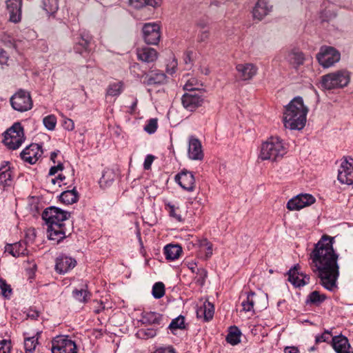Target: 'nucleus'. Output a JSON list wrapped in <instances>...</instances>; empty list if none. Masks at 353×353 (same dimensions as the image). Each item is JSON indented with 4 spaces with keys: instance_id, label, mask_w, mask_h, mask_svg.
I'll return each mask as SVG.
<instances>
[{
    "instance_id": "1",
    "label": "nucleus",
    "mask_w": 353,
    "mask_h": 353,
    "mask_svg": "<svg viewBox=\"0 0 353 353\" xmlns=\"http://www.w3.org/2000/svg\"><path fill=\"white\" fill-rule=\"evenodd\" d=\"M334 238L323 235L310 254V267L327 290L334 291L339 276V254L334 251Z\"/></svg>"
},
{
    "instance_id": "2",
    "label": "nucleus",
    "mask_w": 353,
    "mask_h": 353,
    "mask_svg": "<svg viewBox=\"0 0 353 353\" xmlns=\"http://www.w3.org/2000/svg\"><path fill=\"white\" fill-rule=\"evenodd\" d=\"M70 216V213L59 208H47L42 213V219L47 225V234L50 240L59 243L66 237L64 221Z\"/></svg>"
},
{
    "instance_id": "3",
    "label": "nucleus",
    "mask_w": 353,
    "mask_h": 353,
    "mask_svg": "<svg viewBox=\"0 0 353 353\" xmlns=\"http://www.w3.org/2000/svg\"><path fill=\"white\" fill-rule=\"evenodd\" d=\"M307 112L308 109L304 105L302 97H294L285 106L283 116L284 126L290 130H302L305 125Z\"/></svg>"
},
{
    "instance_id": "4",
    "label": "nucleus",
    "mask_w": 353,
    "mask_h": 353,
    "mask_svg": "<svg viewBox=\"0 0 353 353\" xmlns=\"http://www.w3.org/2000/svg\"><path fill=\"white\" fill-rule=\"evenodd\" d=\"M287 144L279 137H271L261 146L259 158L271 161H280L288 152Z\"/></svg>"
},
{
    "instance_id": "5",
    "label": "nucleus",
    "mask_w": 353,
    "mask_h": 353,
    "mask_svg": "<svg viewBox=\"0 0 353 353\" xmlns=\"http://www.w3.org/2000/svg\"><path fill=\"white\" fill-rule=\"evenodd\" d=\"M350 76L347 70H341L323 75L321 79V86L326 90L341 88L347 86Z\"/></svg>"
},
{
    "instance_id": "6",
    "label": "nucleus",
    "mask_w": 353,
    "mask_h": 353,
    "mask_svg": "<svg viewBox=\"0 0 353 353\" xmlns=\"http://www.w3.org/2000/svg\"><path fill=\"white\" fill-rule=\"evenodd\" d=\"M25 140L23 128L19 123H15L4 133L3 143L10 150L19 148Z\"/></svg>"
},
{
    "instance_id": "7",
    "label": "nucleus",
    "mask_w": 353,
    "mask_h": 353,
    "mask_svg": "<svg viewBox=\"0 0 353 353\" xmlns=\"http://www.w3.org/2000/svg\"><path fill=\"white\" fill-rule=\"evenodd\" d=\"M316 59L323 68H330L340 61L341 54L333 47L322 46L316 54Z\"/></svg>"
},
{
    "instance_id": "8",
    "label": "nucleus",
    "mask_w": 353,
    "mask_h": 353,
    "mask_svg": "<svg viewBox=\"0 0 353 353\" xmlns=\"http://www.w3.org/2000/svg\"><path fill=\"white\" fill-rule=\"evenodd\" d=\"M52 353H77L76 343L68 336H57L52 341Z\"/></svg>"
},
{
    "instance_id": "9",
    "label": "nucleus",
    "mask_w": 353,
    "mask_h": 353,
    "mask_svg": "<svg viewBox=\"0 0 353 353\" xmlns=\"http://www.w3.org/2000/svg\"><path fill=\"white\" fill-rule=\"evenodd\" d=\"M12 107L19 112H25L32 108V102L29 92L19 90L10 98Z\"/></svg>"
},
{
    "instance_id": "10",
    "label": "nucleus",
    "mask_w": 353,
    "mask_h": 353,
    "mask_svg": "<svg viewBox=\"0 0 353 353\" xmlns=\"http://www.w3.org/2000/svg\"><path fill=\"white\" fill-rule=\"evenodd\" d=\"M143 37L148 45H157L160 41V26L157 23H146L142 28Z\"/></svg>"
},
{
    "instance_id": "11",
    "label": "nucleus",
    "mask_w": 353,
    "mask_h": 353,
    "mask_svg": "<svg viewBox=\"0 0 353 353\" xmlns=\"http://www.w3.org/2000/svg\"><path fill=\"white\" fill-rule=\"evenodd\" d=\"M315 201L316 199L312 194H299L288 201L287 208L291 211L300 210L312 205Z\"/></svg>"
},
{
    "instance_id": "12",
    "label": "nucleus",
    "mask_w": 353,
    "mask_h": 353,
    "mask_svg": "<svg viewBox=\"0 0 353 353\" xmlns=\"http://www.w3.org/2000/svg\"><path fill=\"white\" fill-rule=\"evenodd\" d=\"M92 36L89 32L80 30L74 39V50L76 53L83 54L90 50Z\"/></svg>"
},
{
    "instance_id": "13",
    "label": "nucleus",
    "mask_w": 353,
    "mask_h": 353,
    "mask_svg": "<svg viewBox=\"0 0 353 353\" xmlns=\"http://www.w3.org/2000/svg\"><path fill=\"white\" fill-rule=\"evenodd\" d=\"M181 103L185 109L194 111L202 105L203 97L201 92H186L181 97Z\"/></svg>"
},
{
    "instance_id": "14",
    "label": "nucleus",
    "mask_w": 353,
    "mask_h": 353,
    "mask_svg": "<svg viewBox=\"0 0 353 353\" xmlns=\"http://www.w3.org/2000/svg\"><path fill=\"white\" fill-rule=\"evenodd\" d=\"M42 154L41 146L37 143H32L22 150L20 156L25 162L34 164Z\"/></svg>"
},
{
    "instance_id": "15",
    "label": "nucleus",
    "mask_w": 353,
    "mask_h": 353,
    "mask_svg": "<svg viewBox=\"0 0 353 353\" xmlns=\"http://www.w3.org/2000/svg\"><path fill=\"white\" fill-rule=\"evenodd\" d=\"M77 265L74 259L66 256L61 255L56 259L55 270L59 274H65L73 269Z\"/></svg>"
},
{
    "instance_id": "16",
    "label": "nucleus",
    "mask_w": 353,
    "mask_h": 353,
    "mask_svg": "<svg viewBox=\"0 0 353 353\" xmlns=\"http://www.w3.org/2000/svg\"><path fill=\"white\" fill-rule=\"evenodd\" d=\"M236 70L242 81H248L256 74L258 68L253 63H245L237 64Z\"/></svg>"
},
{
    "instance_id": "17",
    "label": "nucleus",
    "mask_w": 353,
    "mask_h": 353,
    "mask_svg": "<svg viewBox=\"0 0 353 353\" xmlns=\"http://www.w3.org/2000/svg\"><path fill=\"white\" fill-rule=\"evenodd\" d=\"M288 281L295 287L304 286L308 283L310 277L300 272L298 266L295 265L288 271Z\"/></svg>"
},
{
    "instance_id": "18",
    "label": "nucleus",
    "mask_w": 353,
    "mask_h": 353,
    "mask_svg": "<svg viewBox=\"0 0 353 353\" xmlns=\"http://www.w3.org/2000/svg\"><path fill=\"white\" fill-rule=\"evenodd\" d=\"M188 157L192 160H202L203 159V152L201 141L194 137H190L188 144Z\"/></svg>"
},
{
    "instance_id": "19",
    "label": "nucleus",
    "mask_w": 353,
    "mask_h": 353,
    "mask_svg": "<svg viewBox=\"0 0 353 353\" xmlns=\"http://www.w3.org/2000/svg\"><path fill=\"white\" fill-rule=\"evenodd\" d=\"M22 0H7L6 7L10 14V21L18 23L21 19Z\"/></svg>"
},
{
    "instance_id": "20",
    "label": "nucleus",
    "mask_w": 353,
    "mask_h": 353,
    "mask_svg": "<svg viewBox=\"0 0 353 353\" xmlns=\"http://www.w3.org/2000/svg\"><path fill=\"white\" fill-rule=\"evenodd\" d=\"M332 347L336 353H353L348 339L343 336L332 337Z\"/></svg>"
},
{
    "instance_id": "21",
    "label": "nucleus",
    "mask_w": 353,
    "mask_h": 353,
    "mask_svg": "<svg viewBox=\"0 0 353 353\" xmlns=\"http://www.w3.org/2000/svg\"><path fill=\"white\" fill-rule=\"evenodd\" d=\"M137 55L139 61L148 63L154 62L158 58L157 50L150 47L138 48Z\"/></svg>"
},
{
    "instance_id": "22",
    "label": "nucleus",
    "mask_w": 353,
    "mask_h": 353,
    "mask_svg": "<svg viewBox=\"0 0 353 353\" xmlns=\"http://www.w3.org/2000/svg\"><path fill=\"white\" fill-rule=\"evenodd\" d=\"M271 10L272 6L268 4V0H258L253 8V17L254 19L261 20L271 12Z\"/></svg>"
},
{
    "instance_id": "23",
    "label": "nucleus",
    "mask_w": 353,
    "mask_h": 353,
    "mask_svg": "<svg viewBox=\"0 0 353 353\" xmlns=\"http://www.w3.org/2000/svg\"><path fill=\"white\" fill-rule=\"evenodd\" d=\"M167 82V76L161 71L151 72L144 77L143 83L147 85H162Z\"/></svg>"
},
{
    "instance_id": "24",
    "label": "nucleus",
    "mask_w": 353,
    "mask_h": 353,
    "mask_svg": "<svg viewBox=\"0 0 353 353\" xmlns=\"http://www.w3.org/2000/svg\"><path fill=\"white\" fill-rule=\"evenodd\" d=\"M339 163L337 176H353V159L350 157H343Z\"/></svg>"
},
{
    "instance_id": "25",
    "label": "nucleus",
    "mask_w": 353,
    "mask_h": 353,
    "mask_svg": "<svg viewBox=\"0 0 353 353\" xmlns=\"http://www.w3.org/2000/svg\"><path fill=\"white\" fill-rule=\"evenodd\" d=\"M285 59L290 65L296 69L303 64L305 59L304 54L299 49L290 50L286 55Z\"/></svg>"
},
{
    "instance_id": "26",
    "label": "nucleus",
    "mask_w": 353,
    "mask_h": 353,
    "mask_svg": "<svg viewBox=\"0 0 353 353\" xmlns=\"http://www.w3.org/2000/svg\"><path fill=\"white\" fill-rule=\"evenodd\" d=\"M6 252L9 253L14 257L28 254L26 243L24 241H19L6 246Z\"/></svg>"
},
{
    "instance_id": "27",
    "label": "nucleus",
    "mask_w": 353,
    "mask_h": 353,
    "mask_svg": "<svg viewBox=\"0 0 353 353\" xmlns=\"http://www.w3.org/2000/svg\"><path fill=\"white\" fill-rule=\"evenodd\" d=\"M40 6L49 18H55L59 10L58 0H41Z\"/></svg>"
},
{
    "instance_id": "28",
    "label": "nucleus",
    "mask_w": 353,
    "mask_h": 353,
    "mask_svg": "<svg viewBox=\"0 0 353 353\" xmlns=\"http://www.w3.org/2000/svg\"><path fill=\"white\" fill-rule=\"evenodd\" d=\"M163 320L161 314L154 312H144L142 313L141 321L143 324L161 325Z\"/></svg>"
},
{
    "instance_id": "29",
    "label": "nucleus",
    "mask_w": 353,
    "mask_h": 353,
    "mask_svg": "<svg viewBox=\"0 0 353 353\" xmlns=\"http://www.w3.org/2000/svg\"><path fill=\"white\" fill-rule=\"evenodd\" d=\"M182 252V248L178 245H168L164 248V254L168 260L174 261L178 259Z\"/></svg>"
},
{
    "instance_id": "30",
    "label": "nucleus",
    "mask_w": 353,
    "mask_h": 353,
    "mask_svg": "<svg viewBox=\"0 0 353 353\" xmlns=\"http://www.w3.org/2000/svg\"><path fill=\"white\" fill-rule=\"evenodd\" d=\"M214 313V305L209 301H205L197 310V315H203L204 319L207 321L212 319Z\"/></svg>"
},
{
    "instance_id": "31",
    "label": "nucleus",
    "mask_w": 353,
    "mask_h": 353,
    "mask_svg": "<svg viewBox=\"0 0 353 353\" xmlns=\"http://www.w3.org/2000/svg\"><path fill=\"white\" fill-rule=\"evenodd\" d=\"M78 199L79 194L75 188L72 190L64 191L60 196L61 201L67 205L74 203Z\"/></svg>"
},
{
    "instance_id": "32",
    "label": "nucleus",
    "mask_w": 353,
    "mask_h": 353,
    "mask_svg": "<svg viewBox=\"0 0 353 353\" xmlns=\"http://www.w3.org/2000/svg\"><path fill=\"white\" fill-rule=\"evenodd\" d=\"M174 180L184 190L192 192L195 189V178H174Z\"/></svg>"
},
{
    "instance_id": "33",
    "label": "nucleus",
    "mask_w": 353,
    "mask_h": 353,
    "mask_svg": "<svg viewBox=\"0 0 353 353\" xmlns=\"http://www.w3.org/2000/svg\"><path fill=\"white\" fill-rule=\"evenodd\" d=\"M241 332L236 326H232L229 329V332L226 336V341L228 343L235 345L241 341Z\"/></svg>"
},
{
    "instance_id": "34",
    "label": "nucleus",
    "mask_w": 353,
    "mask_h": 353,
    "mask_svg": "<svg viewBox=\"0 0 353 353\" xmlns=\"http://www.w3.org/2000/svg\"><path fill=\"white\" fill-rule=\"evenodd\" d=\"M162 0H130V4L136 9H139L145 6H150L157 8L161 6Z\"/></svg>"
},
{
    "instance_id": "35",
    "label": "nucleus",
    "mask_w": 353,
    "mask_h": 353,
    "mask_svg": "<svg viewBox=\"0 0 353 353\" xmlns=\"http://www.w3.org/2000/svg\"><path fill=\"white\" fill-rule=\"evenodd\" d=\"M199 254L204 255L205 259L210 258L212 255V244L206 239L199 241Z\"/></svg>"
},
{
    "instance_id": "36",
    "label": "nucleus",
    "mask_w": 353,
    "mask_h": 353,
    "mask_svg": "<svg viewBox=\"0 0 353 353\" xmlns=\"http://www.w3.org/2000/svg\"><path fill=\"white\" fill-rule=\"evenodd\" d=\"M256 294L253 292H250L246 296V299L241 303L243 310L245 312H254V305L256 303Z\"/></svg>"
},
{
    "instance_id": "37",
    "label": "nucleus",
    "mask_w": 353,
    "mask_h": 353,
    "mask_svg": "<svg viewBox=\"0 0 353 353\" xmlns=\"http://www.w3.org/2000/svg\"><path fill=\"white\" fill-rule=\"evenodd\" d=\"M39 333L37 332L35 336L27 337L24 339V348L26 353H34L37 345H38Z\"/></svg>"
},
{
    "instance_id": "38",
    "label": "nucleus",
    "mask_w": 353,
    "mask_h": 353,
    "mask_svg": "<svg viewBox=\"0 0 353 353\" xmlns=\"http://www.w3.org/2000/svg\"><path fill=\"white\" fill-rule=\"evenodd\" d=\"M157 331L154 327L141 328L136 333V336L141 339L147 340L154 337L157 335Z\"/></svg>"
},
{
    "instance_id": "39",
    "label": "nucleus",
    "mask_w": 353,
    "mask_h": 353,
    "mask_svg": "<svg viewBox=\"0 0 353 353\" xmlns=\"http://www.w3.org/2000/svg\"><path fill=\"white\" fill-rule=\"evenodd\" d=\"M122 82H115L110 83L106 90V94L111 97H118L123 92Z\"/></svg>"
},
{
    "instance_id": "40",
    "label": "nucleus",
    "mask_w": 353,
    "mask_h": 353,
    "mask_svg": "<svg viewBox=\"0 0 353 353\" xmlns=\"http://www.w3.org/2000/svg\"><path fill=\"white\" fill-rule=\"evenodd\" d=\"M168 328L172 334H175L176 330H182L185 328V318L183 316L180 315L178 317L172 320Z\"/></svg>"
},
{
    "instance_id": "41",
    "label": "nucleus",
    "mask_w": 353,
    "mask_h": 353,
    "mask_svg": "<svg viewBox=\"0 0 353 353\" xmlns=\"http://www.w3.org/2000/svg\"><path fill=\"white\" fill-rule=\"evenodd\" d=\"M73 297L81 303H87L90 298V293L85 289H75L72 292Z\"/></svg>"
},
{
    "instance_id": "42",
    "label": "nucleus",
    "mask_w": 353,
    "mask_h": 353,
    "mask_svg": "<svg viewBox=\"0 0 353 353\" xmlns=\"http://www.w3.org/2000/svg\"><path fill=\"white\" fill-rule=\"evenodd\" d=\"M165 294V286L163 283H156L152 287V296L155 299H161Z\"/></svg>"
},
{
    "instance_id": "43",
    "label": "nucleus",
    "mask_w": 353,
    "mask_h": 353,
    "mask_svg": "<svg viewBox=\"0 0 353 353\" xmlns=\"http://www.w3.org/2000/svg\"><path fill=\"white\" fill-rule=\"evenodd\" d=\"M0 289L1 294L6 299H9L12 295V290L10 285L3 279H0Z\"/></svg>"
},
{
    "instance_id": "44",
    "label": "nucleus",
    "mask_w": 353,
    "mask_h": 353,
    "mask_svg": "<svg viewBox=\"0 0 353 353\" xmlns=\"http://www.w3.org/2000/svg\"><path fill=\"white\" fill-rule=\"evenodd\" d=\"M325 299V296L321 294L318 291L311 292L307 299V301L311 303L319 304Z\"/></svg>"
},
{
    "instance_id": "45",
    "label": "nucleus",
    "mask_w": 353,
    "mask_h": 353,
    "mask_svg": "<svg viewBox=\"0 0 353 353\" xmlns=\"http://www.w3.org/2000/svg\"><path fill=\"white\" fill-rule=\"evenodd\" d=\"M201 84L198 82V81L194 78H191L188 80L187 83L184 85V90H188L190 92H199V86Z\"/></svg>"
},
{
    "instance_id": "46",
    "label": "nucleus",
    "mask_w": 353,
    "mask_h": 353,
    "mask_svg": "<svg viewBox=\"0 0 353 353\" xmlns=\"http://www.w3.org/2000/svg\"><path fill=\"white\" fill-rule=\"evenodd\" d=\"M43 123L48 130H52L54 129L57 124L56 117L54 115H48L43 118Z\"/></svg>"
},
{
    "instance_id": "47",
    "label": "nucleus",
    "mask_w": 353,
    "mask_h": 353,
    "mask_svg": "<svg viewBox=\"0 0 353 353\" xmlns=\"http://www.w3.org/2000/svg\"><path fill=\"white\" fill-rule=\"evenodd\" d=\"M158 127L157 119H150L144 127V130L152 134L157 131Z\"/></svg>"
},
{
    "instance_id": "48",
    "label": "nucleus",
    "mask_w": 353,
    "mask_h": 353,
    "mask_svg": "<svg viewBox=\"0 0 353 353\" xmlns=\"http://www.w3.org/2000/svg\"><path fill=\"white\" fill-rule=\"evenodd\" d=\"M14 174L9 162H4L0 166V176H12Z\"/></svg>"
},
{
    "instance_id": "49",
    "label": "nucleus",
    "mask_w": 353,
    "mask_h": 353,
    "mask_svg": "<svg viewBox=\"0 0 353 353\" xmlns=\"http://www.w3.org/2000/svg\"><path fill=\"white\" fill-rule=\"evenodd\" d=\"M165 208L168 211L170 216L174 218L179 221H181L182 219L180 214L176 213V208L172 203H168L165 205Z\"/></svg>"
},
{
    "instance_id": "50",
    "label": "nucleus",
    "mask_w": 353,
    "mask_h": 353,
    "mask_svg": "<svg viewBox=\"0 0 353 353\" xmlns=\"http://www.w3.org/2000/svg\"><path fill=\"white\" fill-rule=\"evenodd\" d=\"M210 30H200L197 35V41L199 43L205 42L210 37Z\"/></svg>"
},
{
    "instance_id": "51",
    "label": "nucleus",
    "mask_w": 353,
    "mask_h": 353,
    "mask_svg": "<svg viewBox=\"0 0 353 353\" xmlns=\"http://www.w3.org/2000/svg\"><path fill=\"white\" fill-rule=\"evenodd\" d=\"M332 339V336L330 332L325 331L322 334L316 336V343L327 342L330 339Z\"/></svg>"
},
{
    "instance_id": "52",
    "label": "nucleus",
    "mask_w": 353,
    "mask_h": 353,
    "mask_svg": "<svg viewBox=\"0 0 353 353\" xmlns=\"http://www.w3.org/2000/svg\"><path fill=\"white\" fill-rule=\"evenodd\" d=\"M11 343L8 340H2L0 342V353H10Z\"/></svg>"
},
{
    "instance_id": "53",
    "label": "nucleus",
    "mask_w": 353,
    "mask_h": 353,
    "mask_svg": "<svg viewBox=\"0 0 353 353\" xmlns=\"http://www.w3.org/2000/svg\"><path fill=\"white\" fill-rule=\"evenodd\" d=\"M113 183V178H99L98 183L101 188L105 189Z\"/></svg>"
},
{
    "instance_id": "54",
    "label": "nucleus",
    "mask_w": 353,
    "mask_h": 353,
    "mask_svg": "<svg viewBox=\"0 0 353 353\" xmlns=\"http://www.w3.org/2000/svg\"><path fill=\"white\" fill-rule=\"evenodd\" d=\"M196 26L199 30L209 29V21L205 18H201L196 21Z\"/></svg>"
},
{
    "instance_id": "55",
    "label": "nucleus",
    "mask_w": 353,
    "mask_h": 353,
    "mask_svg": "<svg viewBox=\"0 0 353 353\" xmlns=\"http://www.w3.org/2000/svg\"><path fill=\"white\" fill-rule=\"evenodd\" d=\"M154 158H155L154 156H153L152 154H148L145 157L144 163H143V167H144L145 170H149L150 168L151 165L154 160Z\"/></svg>"
},
{
    "instance_id": "56",
    "label": "nucleus",
    "mask_w": 353,
    "mask_h": 353,
    "mask_svg": "<svg viewBox=\"0 0 353 353\" xmlns=\"http://www.w3.org/2000/svg\"><path fill=\"white\" fill-rule=\"evenodd\" d=\"M63 169V165L62 163H59L57 165L52 166L49 170L48 174L50 176L54 175L57 174L59 171H61Z\"/></svg>"
},
{
    "instance_id": "57",
    "label": "nucleus",
    "mask_w": 353,
    "mask_h": 353,
    "mask_svg": "<svg viewBox=\"0 0 353 353\" xmlns=\"http://www.w3.org/2000/svg\"><path fill=\"white\" fill-rule=\"evenodd\" d=\"M154 353H176L174 349L171 347H159L157 349Z\"/></svg>"
},
{
    "instance_id": "58",
    "label": "nucleus",
    "mask_w": 353,
    "mask_h": 353,
    "mask_svg": "<svg viewBox=\"0 0 353 353\" xmlns=\"http://www.w3.org/2000/svg\"><path fill=\"white\" fill-rule=\"evenodd\" d=\"M39 316V311L34 310V309H29L28 312H27V317L30 319H32V320H35L37 319Z\"/></svg>"
},
{
    "instance_id": "59",
    "label": "nucleus",
    "mask_w": 353,
    "mask_h": 353,
    "mask_svg": "<svg viewBox=\"0 0 353 353\" xmlns=\"http://www.w3.org/2000/svg\"><path fill=\"white\" fill-rule=\"evenodd\" d=\"M192 54L193 52L191 51H187L184 54L183 61L186 65L191 64L192 63Z\"/></svg>"
},
{
    "instance_id": "60",
    "label": "nucleus",
    "mask_w": 353,
    "mask_h": 353,
    "mask_svg": "<svg viewBox=\"0 0 353 353\" xmlns=\"http://www.w3.org/2000/svg\"><path fill=\"white\" fill-rule=\"evenodd\" d=\"M8 59V53L2 48H0V63L4 64Z\"/></svg>"
},
{
    "instance_id": "61",
    "label": "nucleus",
    "mask_w": 353,
    "mask_h": 353,
    "mask_svg": "<svg viewBox=\"0 0 353 353\" xmlns=\"http://www.w3.org/2000/svg\"><path fill=\"white\" fill-rule=\"evenodd\" d=\"M176 62L175 61H173L170 65L168 66L167 68V72L170 74H173L176 72Z\"/></svg>"
},
{
    "instance_id": "62",
    "label": "nucleus",
    "mask_w": 353,
    "mask_h": 353,
    "mask_svg": "<svg viewBox=\"0 0 353 353\" xmlns=\"http://www.w3.org/2000/svg\"><path fill=\"white\" fill-rule=\"evenodd\" d=\"M337 179L341 184H346V185L353 184V179L352 178H337Z\"/></svg>"
},
{
    "instance_id": "63",
    "label": "nucleus",
    "mask_w": 353,
    "mask_h": 353,
    "mask_svg": "<svg viewBox=\"0 0 353 353\" xmlns=\"http://www.w3.org/2000/svg\"><path fill=\"white\" fill-rule=\"evenodd\" d=\"M188 268L192 271L193 273H196L199 268H197V265L196 263L191 261L188 262L187 263Z\"/></svg>"
},
{
    "instance_id": "64",
    "label": "nucleus",
    "mask_w": 353,
    "mask_h": 353,
    "mask_svg": "<svg viewBox=\"0 0 353 353\" xmlns=\"http://www.w3.org/2000/svg\"><path fill=\"white\" fill-rule=\"evenodd\" d=\"M285 353H298L299 349L296 347L292 346V347H286L284 349Z\"/></svg>"
}]
</instances>
